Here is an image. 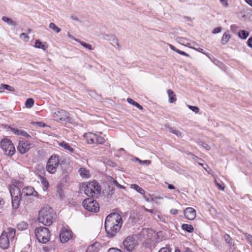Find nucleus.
Returning a JSON list of instances; mask_svg holds the SVG:
<instances>
[{"label":"nucleus","instance_id":"1","mask_svg":"<svg viewBox=\"0 0 252 252\" xmlns=\"http://www.w3.org/2000/svg\"><path fill=\"white\" fill-rule=\"evenodd\" d=\"M122 216L116 213H111L105 219L104 226L109 237H113L120 230L123 224Z\"/></svg>","mask_w":252,"mask_h":252},{"label":"nucleus","instance_id":"2","mask_svg":"<svg viewBox=\"0 0 252 252\" xmlns=\"http://www.w3.org/2000/svg\"><path fill=\"white\" fill-rule=\"evenodd\" d=\"M55 213L53 210L48 206L41 208L39 212L38 221L45 225L50 226L55 219Z\"/></svg>","mask_w":252,"mask_h":252},{"label":"nucleus","instance_id":"3","mask_svg":"<svg viewBox=\"0 0 252 252\" xmlns=\"http://www.w3.org/2000/svg\"><path fill=\"white\" fill-rule=\"evenodd\" d=\"M16 234V229L8 227L3 231L0 236V247L3 249L8 248L10 242H13Z\"/></svg>","mask_w":252,"mask_h":252},{"label":"nucleus","instance_id":"4","mask_svg":"<svg viewBox=\"0 0 252 252\" xmlns=\"http://www.w3.org/2000/svg\"><path fill=\"white\" fill-rule=\"evenodd\" d=\"M35 235L40 243L46 244L47 243L50 237V231L48 228L45 227H39L34 230Z\"/></svg>","mask_w":252,"mask_h":252},{"label":"nucleus","instance_id":"5","mask_svg":"<svg viewBox=\"0 0 252 252\" xmlns=\"http://www.w3.org/2000/svg\"><path fill=\"white\" fill-rule=\"evenodd\" d=\"M101 188L96 182H92L86 185L84 193L88 196L94 197L100 193Z\"/></svg>","mask_w":252,"mask_h":252},{"label":"nucleus","instance_id":"6","mask_svg":"<svg viewBox=\"0 0 252 252\" xmlns=\"http://www.w3.org/2000/svg\"><path fill=\"white\" fill-rule=\"evenodd\" d=\"M59 156L57 155H52L48 159L46 164V170L50 174H54L60 164Z\"/></svg>","mask_w":252,"mask_h":252},{"label":"nucleus","instance_id":"7","mask_svg":"<svg viewBox=\"0 0 252 252\" xmlns=\"http://www.w3.org/2000/svg\"><path fill=\"white\" fill-rule=\"evenodd\" d=\"M94 133L93 132H88L84 135L87 143L89 144H102L104 143L105 139L100 134Z\"/></svg>","mask_w":252,"mask_h":252},{"label":"nucleus","instance_id":"8","mask_svg":"<svg viewBox=\"0 0 252 252\" xmlns=\"http://www.w3.org/2000/svg\"><path fill=\"white\" fill-rule=\"evenodd\" d=\"M0 147L6 155L12 156L15 152V148L11 141L7 139L0 142Z\"/></svg>","mask_w":252,"mask_h":252},{"label":"nucleus","instance_id":"9","mask_svg":"<svg viewBox=\"0 0 252 252\" xmlns=\"http://www.w3.org/2000/svg\"><path fill=\"white\" fill-rule=\"evenodd\" d=\"M83 206L85 209L90 212H97L99 210V206L96 201L92 198L85 199L83 202Z\"/></svg>","mask_w":252,"mask_h":252},{"label":"nucleus","instance_id":"10","mask_svg":"<svg viewBox=\"0 0 252 252\" xmlns=\"http://www.w3.org/2000/svg\"><path fill=\"white\" fill-rule=\"evenodd\" d=\"M137 244V241L133 236H128L123 241V245L128 252H132Z\"/></svg>","mask_w":252,"mask_h":252},{"label":"nucleus","instance_id":"11","mask_svg":"<svg viewBox=\"0 0 252 252\" xmlns=\"http://www.w3.org/2000/svg\"><path fill=\"white\" fill-rule=\"evenodd\" d=\"M72 237V232L71 230L63 228L60 234V240L62 243L67 242Z\"/></svg>","mask_w":252,"mask_h":252},{"label":"nucleus","instance_id":"12","mask_svg":"<svg viewBox=\"0 0 252 252\" xmlns=\"http://www.w3.org/2000/svg\"><path fill=\"white\" fill-rule=\"evenodd\" d=\"M31 144L28 141H20L17 147L18 151L22 154L27 153L31 149Z\"/></svg>","mask_w":252,"mask_h":252},{"label":"nucleus","instance_id":"13","mask_svg":"<svg viewBox=\"0 0 252 252\" xmlns=\"http://www.w3.org/2000/svg\"><path fill=\"white\" fill-rule=\"evenodd\" d=\"M54 118L57 121H65L69 119L68 112L63 110H59L53 113Z\"/></svg>","mask_w":252,"mask_h":252},{"label":"nucleus","instance_id":"14","mask_svg":"<svg viewBox=\"0 0 252 252\" xmlns=\"http://www.w3.org/2000/svg\"><path fill=\"white\" fill-rule=\"evenodd\" d=\"M22 195L23 196H33L38 197V193L32 187H26L24 188L22 190Z\"/></svg>","mask_w":252,"mask_h":252},{"label":"nucleus","instance_id":"15","mask_svg":"<svg viewBox=\"0 0 252 252\" xmlns=\"http://www.w3.org/2000/svg\"><path fill=\"white\" fill-rule=\"evenodd\" d=\"M184 215L185 217L189 220H193L196 215V210L191 207L187 208L184 210Z\"/></svg>","mask_w":252,"mask_h":252},{"label":"nucleus","instance_id":"16","mask_svg":"<svg viewBox=\"0 0 252 252\" xmlns=\"http://www.w3.org/2000/svg\"><path fill=\"white\" fill-rule=\"evenodd\" d=\"M10 193L11 194V198H13L15 196L18 197H22V192H21L20 189L16 186H14L10 189Z\"/></svg>","mask_w":252,"mask_h":252},{"label":"nucleus","instance_id":"17","mask_svg":"<svg viewBox=\"0 0 252 252\" xmlns=\"http://www.w3.org/2000/svg\"><path fill=\"white\" fill-rule=\"evenodd\" d=\"M11 130L15 134L21 135L27 138L30 137V135L26 131L22 129H18L17 128H11Z\"/></svg>","mask_w":252,"mask_h":252},{"label":"nucleus","instance_id":"18","mask_svg":"<svg viewBox=\"0 0 252 252\" xmlns=\"http://www.w3.org/2000/svg\"><path fill=\"white\" fill-rule=\"evenodd\" d=\"M59 145L65 150L68 151L70 153L74 154L75 153V150L68 143L65 142H61Z\"/></svg>","mask_w":252,"mask_h":252},{"label":"nucleus","instance_id":"19","mask_svg":"<svg viewBox=\"0 0 252 252\" xmlns=\"http://www.w3.org/2000/svg\"><path fill=\"white\" fill-rule=\"evenodd\" d=\"M231 37V35L229 34L228 31L225 32L221 39V43L222 45L226 44L229 41L230 38Z\"/></svg>","mask_w":252,"mask_h":252},{"label":"nucleus","instance_id":"20","mask_svg":"<svg viewBox=\"0 0 252 252\" xmlns=\"http://www.w3.org/2000/svg\"><path fill=\"white\" fill-rule=\"evenodd\" d=\"M167 93L169 97V102L170 103L175 102L177 99L174 92L171 90H168Z\"/></svg>","mask_w":252,"mask_h":252},{"label":"nucleus","instance_id":"21","mask_svg":"<svg viewBox=\"0 0 252 252\" xmlns=\"http://www.w3.org/2000/svg\"><path fill=\"white\" fill-rule=\"evenodd\" d=\"M22 197H18L16 196H15L13 198H11L12 199V207L14 209H17L20 205V198Z\"/></svg>","mask_w":252,"mask_h":252},{"label":"nucleus","instance_id":"22","mask_svg":"<svg viewBox=\"0 0 252 252\" xmlns=\"http://www.w3.org/2000/svg\"><path fill=\"white\" fill-rule=\"evenodd\" d=\"M224 239L226 243H227L229 246L231 248L234 245V242L233 239H232L228 234H225L224 235Z\"/></svg>","mask_w":252,"mask_h":252},{"label":"nucleus","instance_id":"23","mask_svg":"<svg viewBox=\"0 0 252 252\" xmlns=\"http://www.w3.org/2000/svg\"><path fill=\"white\" fill-rule=\"evenodd\" d=\"M98 245L97 244H94L89 246L86 250V252H98V248L97 246Z\"/></svg>","mask_w":252,"mask_h":252},{"label":"nucleus","instance_id":"24","mask_svg":"<svg viewBox=\"0 0 252 252\" xmlns=\"http://www.w3.org/2000/svg\"><path fill=\"white\" fill-rule=\"evenodd\" d=\"M182 229L187 231L189 233H191L193 231L194 228L193 226L190 224H183L182 225Z\"/></svg>","mask_w":252,"mask_h":252},{"label":"nucleus","instance_id":"25","mask_svg":"<svg viewBox=\"0 0 252 252\" xmlns=\"http://www.w3.org/2000/svg\"><path fill=\"white\" fill-rule=\"evenodd\" d=\"M28 223L24 221L19 222L17 225L18 229L21 231L26 230L28 228Z\"/></svg>","mask_w":252,"mask_h":252},{"label":"nucleus","instance_id":"26","mask_svg":"<svg viewBox=\"0 0 252 252\" xmlns=\"http://www.w3.org/2000/svg\"><path fill=\"white\" fill-rule=\"evenodd\" d=\"M130 188L135 189L141 194H144L145 193V190L136 184H131L130 185Z\"/></svg>","mask_w":252,"mask_h":252},{"label":"nucleus","instance_id":"27","mask_svg":"<svg viewBox=\"0 0 252 252\" xmlns=\"http://www.w3.org/2000/svg\"><path fill=\"white\" fill-rule=\"evenodd\" d=\"M79 172L80 176L82 178H88L89 176V172L85 168H81L79 170Z\"/></svg>","mask_w":252,"mask_h":252},{"label":"nucleus","instance_id":"28","mask_svg":"<svg viewBox=\"0 0 252 252\" xmlns=\"http://www.w3.org/2000/svg\"><path fill=\"white\" fill-rule=\"evenodd\" d=\"M2 20L9 25H12L13 26H16V23L14 21L6 16H3Z\"/></svg>","mask_w":252,"mask_h":252},{"label":"nucleus","instance_id":"29","mask_svg":"<svg viewBox=\"0 0 252 252\" xmlns=\"http://www.w3.org/2000/svg\"><path fill=\"white\" fill-rule=\"evenodd\" d=\"M249 35V32L245 30H241L238 32L239 37L243 39H246Z\"/></svg>","mask_w":252,"mask_h":252},{"label":"nucleus","instance_id":"30","mask_svg":"<svg viewBox=\"0 0 252 252\" xmlns=\"http://www.w3.org/2000/svg\"><path fill=\"white\" fill-rule=\"evenodd\" d=\"M127 101L129 103L131 104L132 105L136 106V107H137L140 110H143V107L141 105L138 104L137 102H136V101H134L132 99H131L130 98H128L127 99Z\"/></svg>","mask_w":252,"mask_h":252},{"label":"nucleus","instance_id":"31","mask_svg":"<svg viewBox=\"0 0 252 252\" xmlns=\"http://www.w3.org/2000/svg\"><path fill=\"white\" fill-rule=\"evenodd\" d=\"M176 40L179 43L183 45L188 46L187 44H188V39L187 38L182 37H178Z\"/></svg>","mask_w":252,"mask_h":252},{"label":"nucleus","instance_id":"32","mask_svg":"<svg viewBox=\"0 0 252 252\" xmlns=\"http://www.w3.org/2000/svg\"><path fill=\"white\" fill-rule=\"evenodd\" d=\"M34 99L32 98H28L25 102V106L28 108H30L32 107L34 104Z\"/></svg>","mask_w":252,"mask_h":252},{"label":"nucleus","instance_id":"33","mask_svg":"<svg viewBox=\"0 0 252 252\" xmlns=\"http://www.w3.org/2000/svg\"><path fill=\"white\" fill-rule=\"evenodd\" d=\"M168 130L170 132L173 133L178 137L182 136L181 132L178 129L172 127H168Z\"/></svg>","mask_w":252,"mask_h":252},{"label":"nucleus","instance_id":"34","mask_svg":"<svg viewBox=\"0 0 252 252\" xmlns=\"http://www.w3.org/2000/svg\"><path fill=\"white\" fill-rule=\"evenodd\" d=\"M35 47L37 48L42 49L43 50H45L46 49V47L45 45L39 40H36Z\"/></svg>","mask_w":252,"mask_h":252},{"label":"nucleus","instance_id":"35","mask_svg":"<svg viewBox=\"0 0 252 252\" xmlns=\"http://www.w3.org/2000/svg\"><path fill=\"white\" fill-rule=\"evenodd\" d=\"M40 178L41 183L44 188V190H46L49 187V183L48 181L43 177L40 176Z\"/></svg>","mask_w":252,"mask_h":252},{"label":"nucleus","instance_id":"36","mask_svg":"<svg viewBox=\"0 0 252 252\" xmlns=\"http://www.w3.org/2000/svg\"><path fill=\"white\" fill-rule=\"evenodd\" d=\"M49 28L52 29L56 33H59L61 32V29L58 28L54 23H51L49 26Z\"/></svg>","mask_w":252,"mask_h":252},{"label":"nucleus","instance_id":"37","mask_svg":"<svg viewBox=\"0 0 252 252\" xmlns=\"http://www.w3.org/2000/svg\"><path fill=\"white\" fill-rule=\"evenodd\" d=\"M1 86L2 87V88L5 89L6 90H8L10 92H14L15 90L14 88L13 87H11L9 85H6V84H2L1 85Z\"/></svg>","mask_w":252,"mask_h":252},{"label":"nucleus","instance_id":"38","mask_svg":"<svg viewBox=\"0 0 252 252\" xmlns=\"http://www.w3.org/2000/svg\"><path fill=\"white\" fill-rule=\"evenodd\" d=\"M111 40L112 41V43L111 44L113 45V46H115L116 45H117L118 47H119V43H118V40L116 38L115 36L112 34L111 35Z\"/></svg>","mask_w":252,"mask_h":252},{"label":"nucleus","instance_id":"39","mask_svg":"<svg viewBox=\"0 0 252 252\" xmlns=\"http://www.w3.org/2000/svg\"><path fill=\"white\" fill-rule=\"evenodd\" d=\"M20 37L25 42L29 41V36L26 33H22L20 35Z\"/></svg>","mask_w":252,"mask_h":252},{"label":"nucleus","instance_id":"40","mask_svg":"<svg viewBox=\"0 0 252 252\" xmlns=\"http://www.w3.org/2000/svg\"><path fill=\"white\" fill-rule=\"evenodd\" d=\"M80 43L85 48L88 49L89 50L93 49L92 46L90 44H87L83 41H79Z\"/></svg>","mask_w":252,"mask_h":252},{"label":"nucleus","instance_id":"41","mask_svg":"<svg viewBox=\"0 0 252 252\" xmlns=\"http://www.w3.org/2000/svg\"><path fill=\"white\" fill-rule=\"evenodd\" d=\"M107 192H108V195L111 196L114 193V188L113 187L109 186L107 189Z\"/></svg>","mask_w":252,"mask_h":252},{"label":"nucleus","instance_id":"42","mask_svg":"<svg viewBox=\"0 0 252 252\" xmlns=\"http://www.w3.org/2000/svg\"><path fill=\"white\" fill-rule=\"evenodd\" d=\"M112 179L113 180V182L114 184L118 188L126 189V188L124 186L120 185L116 180H114L113 178Z\"/></svg>","mask_w":252,"mask_h":252},{"label":"nucleus","instance_id":"43","mask_svg":"<svg viewBox=\"0 0 252 252\" xmlns=\"http://www.w3.org/2000/svg\"><path fill=\"white\" fill-rule=\"evenodd\" d=\"M188 107L190 110H191L192 111L196 113H197L199 111V108L196 106L189 105Z\"/></svg>","mask_w":252,"mask_h":252},{"label":"nucleus","instance_id":"44","mask_svg":"<svg viewBox=\"0 0 252 252\" xmlns=\"http://www.w3.org/2000/svg\"><path fill=\"white\" fill-rule=\"evenodd\" d=\"M245 236L247 240L251 244H252V236L248 233H246L245 234Z\"/></svg>","mask_w":252,"mask_h":252},{"label":"nucleus","instance_id":"45","mask_svg":"<svg viewBox=\"0 0 252 252\" xmlns=\"http://www.w3.org/2000/svg\"><path fill=\"white\" fill-rule=\"evenodd\" d=\"M215 183L218 188L221 190H223L224 189V186H222L221 184L219 183L216 180H215Z\"/></svg>","mask_w":252,"mask_h":252},{"label":"nucleus","instance_id":"46","mask_svg":"<svg viewBox=\"0 0 252 252\" xmlns=\"http://www.w3.org/2000/svg\"><path fill=\"white\" fill-rule=\"evenodd\" d=\"M221 28L220 27H219L215 28L213 30L212 33L214 34L218 33H220L221 32Z\"/></svg>","mask_w":252,"mask_h":252},{"label":"nucleus","instance_id":"47","mask_svg":"<svg viewBox=\"0 0 252 252\" xmlns=\"http://www.w3.org/2000/svg\"><path fill=\"white\" fill-rule=\"evenodd\" d=\"M201 146L206 150H210L211 149L210 146L208 144L205 142H202Z\"/></svg>","mask_w":252,"mask_h":252},{"label":"nucleus","instance_id":"48","mask_svg":"<svg viewBox=\"0 0 252 252\" xmlns=\"http://www.w3.org/2000/svg\"><path fill=\"white\" fill-rule=\"evenodd\" d=\"M112 34H110V35H108V34H102V38L103 39H105V40H109V41H111V35Z\"/></svg>","mask_w":252,"mask_h":252},{"label":"nucleus","instance_id":"49","mask_svg":"<svg viewBox=\"0 0 252 252\" xmlns=\"http://www.w3.org/2000/svg\"><path fill=\"white\" fill-rule=\"evenodd\" d=\"M238 27L236 25H232L230 26V29L233 32H236Z\"/></svg>","mask_w":252,"mask_h":252},{"label":"nucleus","instance_id":"50","mask_svg":"<svg viewBox=\"0 0 252 252\" xmlns=\"http://www.w3.org/2000/svg\"><path fill=\"white\" fill-rule=\"evenodd\" d=\"M108 252H122V251L118 249L111 248L108 250Z\"/></svg>","mask_w":252,"mask_h":252},{"label":"nucleus","instance_id":"51","mask_svg":"<svg viewBox=\"0 0 252 252\" xmlns=\"http://www.w3.org/2000/svg\"><path fill=\"white\" fill-rule=\"evenodd\" d=\"M158 252H171V251L167 247H163L160 249Z\"/></svg>","mask_w":252,"mask_h":252},{"label":"nucleus","instance_id":"52","mask_svg":"<svg viewBox=\"0 0 252 252\" xmlns=\"http://www.w3.org/2000/svg\"><path fill=\"white\" fill-rule=\"evenodd\" d=\"M227 0H220V2L225 7H226L228 6Z\"/></svg>","mask_w":252,"mask_h":252},{"label":"nucleus","instance_id":"53","mask_svg":"<svg viewBox=\"0 0 252 252\" xmlns=\"http://www.w3.org/2000/svg\"><path fill=\"white\" fill-rule=\"evenodd\" d=\"M177 53H178V54H179L180 55H184V56H185L187 57L189 56V55L188 54H187V53H186L184 51H182L180 50H177Z\"/></svg>","mask_w":252,"mask_h":252},{"label":"nucleus","instance_id":"54","mask_svg":"<svg viewBox=\"0 0 252 252\" xmlns=\"http://www.w3.org/2000/svg\"><path fill=\"white\" fill-rule=\"evenodd\" d=\"M5 203V201L3 198L0 197V209L3 208Z\"/></svg>","mask_w":252,"mask_h":252},{"label":"nucleus","instance_id":"55","mask_svg":"<svg viewBox=\"0 0 252 252\" xmlns=\"http://www.w3.org/2000/svg\"><path fill=\"white\" fill-rule=\"evenodd\" d=\"M248 45L252 48V37H250L247 41Z\"/></svg>","mask_w":252,"mask_h":252},{"label":"nucleus","instance_id":"56","mask_svg":"<svg viewBox=\"0 0 252 252\" xmlns=\"http://www.w3.org/2000/svg\"><path fill=\"white\" fill-rule=\"evenodd\" d=\"M139 162L141 164H149L150 163L151 161L150 160H139Z\"/></svg>","mask_w":252,"mask_h":252},{"label":"nucleus","instance_id":"57","mask_svg":"<svg viewBox=\"0 0 252 252\" xmlns=\"http://www.w3.org/2000/svg\"><path fill=\"white\" fill-rule=\"evenodd\" d=\"M178 212V210H177L176 209H172L170 210L171 214H173V215L177 214Z\"/></svg>","mask_w":252,"mask_h":252},{"label":"nucleus","instance_id":"58","mask_svg":"<svg viewBox=\"0 0 252 252\" xmlns=\"http://www.w3.org/2000/svg\"><path fill=\"white\" fill-rule=\"evenodd\" d=\"M169 47H170V48L173 50V51H175L176 52H177V50H178L179 49H177L175 48V47H174L173 45H171V44H169Z\"/></svg>","mask_w":252,"mask_h":252},{"label":"nucleus","instance_id":"59","mask_svg":"<svg viewBox=\"0 0 252 252\" xmlns=\"http://www.w3.org/2000/svg\"><path fill=\"white\" fill-rule=\"evenodd\" d=\"M192 158L196 161V160H202V159L199 158H198L197 156L192 155Z\"/></svg>","mask_w":252,"mask_h":252},{"label":"nucleus","instance_id":"60","mask_svg":"<svg viewBox=\"0 0 252 252\" xmlns=\"http://www.w3.org/2000/svg\"><path fill=\"white\" fill-rule=\"evenodd\" d=\"M166 184H167L168 185V188L170 189H175V187L173 185H171V184H169L167 183H166Z\"/></svg>","mask_w":252,"mask_h":252},{"label":"nucleus","instance_id":"61","mask_svg":"<svg viewBox=\"0 0 252 252\" xmlns=\"http://www.w3.org/2000/svg\"><path fill=\"white\" fill-rule=\"evenodd\" d=\"M71 19L73 20H74V21H79V19L77 17H76V16H74V15H72L71 16Z\"/></svg>","mask_w":252,"mask_h":252},{"label":"nucleus","instance_id":"62","mask_svg":"<svg viewBox=\"0 0 252 252\" xmlns=\"http://www.w3.org/2000/svg\"><path fill=\"white\" fill-rule=\"evenodd\" d=\"M245 1L252 7V0H245Z\"/></svg>","mask_w":252,"mask_h":252},{"label":"nucleus","instance_id":"63","mask_svg":"<svg viewBox=\"0 0 252 252\" xmlns=\"http://www.w3.org/2000/svg\"><path fill=\"white\" fill-rule=\"evenodd\" d=\"M144 209L146 212H150L151 213H152L153 212V210L148 209L144 207Z\"/></svg>","mask_w":252,"mask_h":252},{"label":"nucleus","instance_id":"64","mask_svg":"<svg viewBox=\"0 0 252 252\" xmlns=\"http://www.w3.org/2000/svg\"><path fill=\"white\" fill-rule=\"evenodd\" d=\"M184 252H191V251L189 248H186Z\"/></svg>","mask_w":252,"mask_h":252}]
</instances>
